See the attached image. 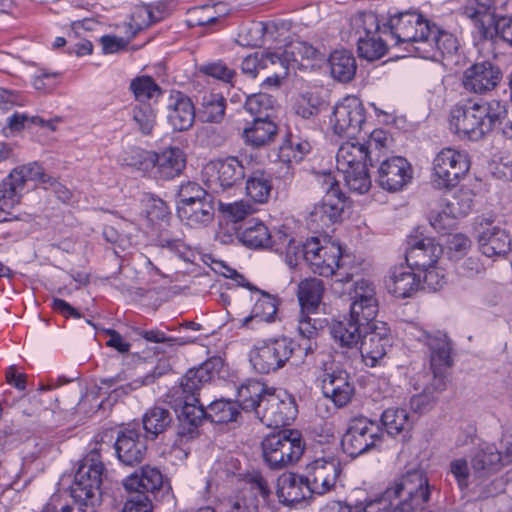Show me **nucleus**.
<instances>
[{"label": "nucleus", "mask_w": 512, "mask_h": 512, "mask_svg": "<svg viewBox=\"0 0 512 512\" xmlns=\"http://www.w3.org/2000/svg\"><path fill=\"white\" fill-rule=\"evenodd\" d=\"M380 422L389 436L400 435L403 442L410 440L413 424L406 409L389 407L382 412Z\"/></svg>", "instance_id": "38"}, {"label": "nucleus", "mask_w": 512, "mask_h": 512, "mask_svg": "<svg viewBox=\"0 0 512 512\" xmlns=\"http://www.w3.org/2000/svg\"><path fill=\"white\" fill-rule=\"evenodd\" d=\"M265 392L264 386L257 381H249L237 388L236 400L239 410L252 411L255 410L260 415V406Z\"/></svg>", "instance_id": "47"}, {"label": "nucleus", "mask_w": 512, "mask_h": 512, "mask_svg": "<svg viewBox=\"0 0 512 512\" xmlns=\"http://www.w3.org/2000/svg\"><path fill=\"white\" fill-rule=\"evenodd\" d=\"M471 240L462 233L451 235L447 240L446 256L450 261L457 262L464 258L471 248Z\"/></svg>", "instance_id": "63"}, {"label": "nucleus", "mask_w": 512, "mask_h": 512, "mask_svg": "<svg viewBox=\"0 0 512 512\" xmlns=\"http://www.w3.org/2000/svg\"><path fill=\"white\" fill-rule=\"evenodd\" d=\"M430 24L415 10L398 11L390 14L383 23V34H390L397 45L407 43L414 48L429 34Z\"/></svg>", "instance_id": "10"}, {"label": "nucleus", "mask_w": 512, "mask_h": 512, "mask_svg": "<svg viewBox=\"0 0 512 512\" xmlns=\"http://www.w3.org/2000/svg\"><path fill=\"white\" fill-rule=\"evenodd\" d=\"M365 120V107L356 96H346L336 103L330 116L334 133L348 138H353L360 133Z\"/></svg>", "instance_id": "15"}, {"label": "nucleus", "mask_w": 512, "mask_h": 512, "mask_svg": "<svg viewBox=\"0 0 512 512\" xmlns=\"http://www.w3.org/2000/svg\"><path fill=\"white\" fill-rule=\"evenodd\" d=\"M237 238L246 247L251 249L267 248L270 231L258 219L252 218L244 221L237 229Z\"/></svg>", "instance_id": "40"}, {"label": "nucleus", "mask_w": 512, "mask_h": 512, "mask_svg": "<svg viewBox=\"0 0 512 512\" xmlns=\"http://www.w3.org/2000/svg\"><path fill=\"white\" fill-rule=\"evenodd\" d=\"M246 193L255 203H266L270 197L273 183L272 174L263 169L246 173Z\"/></svg>", "instance_id": "42"}, {"label": "nucleus", "mask_w": 512, "mask_h": 512, "mask_svg": "<svg viewBox=\"0 0 512 512\" xmlns=\"http://www.w3.org/2000/svg\"><path fill=\"white\" fill-rule=\"evenodd\" d=\"M504 466L501 451L494 444L480 445L471 457L472 474L476 478L488 477Z\"/></svg>", "instance_id": "34"}, {"label": "nucleus", "mask_w": 512, "mask_h": 512, "mask_svg": "<svg viewBox=\"0 0 512 512\" xmlns=\"http://www.w3.org/2000/svg\"><path fill=\"white\" fill-rule=\"evenodd\" d=\"M355 26L359 37L383 34V25L381 26L378 15L372 11L359 13L355 18Z\"/></svg>", "instance_id": "61"}, {"label": "nucleus", "mask_w": 512, "mask_h": 512, "mask_svg": "<svg viewBox=\"0 0 512 512\" xmlns=\"http://www.w3.org/2000/svg\"><path fill=\"white\" fill-rule=\"evenodd\" d=\"M215 203V196L206 197L190 205L176 206V213L179 219L191 228L205 227L214 220Z\"/></svg>", "instance_id": "33"}, {"label": "nucleus", "mask_w": 512, "mask_h": 512, "mask_svg": "<svg viewBox=\"0 0 512 512\" xmlns=\"http://www.w3.org/2000/svg\"><path fill=\"white\" fill-rule=\"evenodd\" d=\"M502 77V70L495 61L481 59L464 70L462 84L469 92L486 94L499 85Z\"/></svg>", "instance_id": "20"}, {"label": "nucleus", "mask_w": 512, "mask_h": 512, "mask_svg": "<svg viewBox=\"0 0 512 512\" xmlns=\"http://www.w3.org/2000/svg\"><path fill=\"white\" fill-rule=\"evenodd\" d=\"M198 70L206 76L213 77L226 83H232L236 76V71L228 67V65L222 60L202 64L199 66Z\"/></svg>", "instance_id": "64"}, {"label": "nucleus", "mask_w": 512, "mask_h": 512, "mask_svg": "<svg viewBox=\"0 0 512 512\" xmlns=\"http://www.w3.org/2000/svg\"><path fill=\"white\" fill-rule=\"evenodd\" d=\"M154 152L139 147L125 150L120 158L122 165L132 167L143 174L151 172L154 167Z\"/></svg>", "instance_id": "52"}, {"label": "nucleus", "mask_w": 512, "mask_h": 512, "mask_svg": "<svg viewBox=\"0 0 512 512\" xmlns=\"http://www.w3.org/2000/svg\"><path fill=\"white\" fill-rule=\"evenodd\" d=\"M406 243L405 264L416 271L432 267L444 253L442 245L435 238L424 236L419 228L407 237Z\"/></svg>", "instance_id": "17"}, {"label": "nucleus", "mask_w": 512, "mask_h": 512, "mask_svg": "<svg viewBox=\"0 0 512 512\" xmlns=\"http://www.w3.org/2000/svg\"><path fill=\"white\" fill-rule=\"evenodd\" d=\"M328 104L319 95L312 92H305L295 99L293 110L295 114L303 119H311L317 116Z\"/></svg>", "instance_id": "49"}, {"label": "nucleus", "mask_w": 512, "mask_h": 512, "mask_svg": "<svg viewBox=\"0 0 512 512\" xmlns=\"http://www.w3.org/2000/svg\"><path fill=\"white\" fill-rule=\"evenodd\" d=\"M129 89L135 99L141 103H145L154 97H159L163 93L161 87L148 75L137 76L132 79Z\"/></svg>", "instance_id": "54"}, {"label": "nucleus", "mask_w": 512, "mask_h": 512, "mask_svg": "<svg viewBox=\"0 0 512 512\" xmlns=\"http://www.w3.org/2000/svg\"><path fill=\"white\" fill-rule=\"evenodd\" d=\"M126 491L145 495L155 501H163L172 494L170 480L158 467L143 465L122 480Z\"/></svg>", "instance_id": "12"}, {"label": "nucleus", "mask_w": 512, "mask_h": 512, "mask_svg": "<svg viewBox=\"0 0 512 512\" xmlns=\"http://www.w3.org/2000/svg\"><path fill=\"white\" fill-rule=\"evenodd\" d=\"M293 67L301 64L303 60H320L321 53L313 45L301 40H293L285 46Z\"/></svg>", "instance_id": "58"}, {"label": "nucleus", "mask_w": 512, "mask_h": 512, "mask_svg": "<svg viewBox=\"0 0 512 512\" xmlns=\"http://www.w3.org/2000/svg\"><path fill=\"white\" fill-rule=\"evenodd\" d=\"M297 344L287 336L264 340L250 354L253 368L261 374H269L283 368L295 352Z\"/></svg>", "instance_id": "11"}, {"label": "nucleus", "mask_w": 512, "mask_h": 512, "mask_svg": "<svg viewBox=\"0 0 512 512\" xmlns=\"http://www.w3.org/2000/svg\"><path fill=\"white\" fill-rule=\"evenodd\" d=\"M342 248L334 242L325 244L319 254V259L313 263V273L323 277H329L334 273V268H340Z\"/></svg>", "instance_id": "48"}, {"label": "nucleus", "mask_w": 512, "mask_h": 512, "mask_svg": "<svg viewBox=\"0 0 512 512\" xmlns=\"http://www.w3.org/2000/svg\"><path fill=\"white\" fill-rule=\"evenodd\" d=\"M388 51L386 42L379 35L358 37L357 53L361 59L369 62L379 60Z\"/></svg>", "instance_id": "53"}, {"label": "nucleus", "mask_w": 512, "mask_h": 512, "mask_svg": "<svg viewBox=\"0 0 512 512\" xmlns=\"http://www.w3.org/2000/svg\"><path fill=\"white\" fill-rule=\"evenodd\" d=\"M324 285L320 279L309 278L301 281L298 285V301L302 313L315 312L322 300Z\"/></svg>", "instance_id": "45"}, {"label": "nucleus", "mask_w": 512, "mask_h": 512, "mask_svg": "<svg viewBox=\"0 0 512 512\" xmlns=\"http://www.w3.org/2000/svg\"><path fill=\"white\" fill-rule=\"evenodd\" d=\"M473 197L474 193L471 189L461 188L453 195L451 200L446 202L447 208L454 216L464 217L472 210Z\"/></svg>", "instance_id": "62"}, {"label": "nucleus", "mask_w": 512, "mask_h": 512, "mask_svg": "<svg viewBox=\"0 0 512 512\" xmlns=\"http://www.w3.org/2000/svg\"><path fill=\"white\" fill-rule=\"evenodd\" d=\"M262 455L266 465L279 470L299 460L304 452L301 434L295 429H283L267 435L262 443Z\"/></svg>", "instance_id": "5"}, {"label": "nucleus", "mask_w": 512, "mask_h": 512, "mask_svg": "<svg viewBox=\"0 0 512 512\" xmlns=\"http://www.w3.org/2000/svg\"><path fill=\"white\" fill-rule=\"evenodd\" d=\"M458 49L459 41L454 34L431 23L429 34L420 41L419 45L414 47V52L418 57L438 60L454 56Z\"/></svg>", "instance_id": "22"}, {"label": "nucleus", "mask_w": 512, "mask_h": 512, "mask_svg": "<svg viewBox=\"0 0 512 512\" xmlns=\"http://www.w3.org/2000/svg\"><path fill=\"white\" fill-rule=\"evenodd\" d=\"M278 133L276 123L270 118H254L250 126L243 130V139L247 146L260 149L272 143Z\"/></svg>", "instance_id": "36"}, {"label": "nucleus", "mask_w": 512, "mask_h": 512, "mask_svg": "<svg viewBox=\"0 0 512 512\" xmlns=\"http://www.w3.org/2000/svg\"><path fill=\"white\" fill-rule=\"evenodd\" d=\"M142 423L145 431L144 437L153 441L172 426L173 415L169 409L154 406L145 412Z\"/></svg>", "instance_id": "41"}, {"label": "nucleus", "mask_w": 512, "mask_h": 512, "mask_svg": "<svg viewBox=\"0 0 512 512\" xmlns=\"http://www.w3.org/2000/svg\"><path fill=\"white\" fill-rule=\"evenodd\" d=\"M106 474L100 449L95 447L79 460L70 486L71 497L75 501L102 503V485Z\"/></svg>", "instance_id": "4"}, {"label": "nucleus", "mask_w": 512, "mask_h": 512, "mask_svg": "<svg viewBox=\"0 0 512 512\" xmlns=\"http://www.w3.org/2000/svg\"><path fill=\"white\" fill-rule=\"evenodd\" d=\"M156 245L175 254L185 262H190L193 257L191 248L185 242V234L181 229L161 230L156 237Z\"/></svg>", "instance_id": "44"}, {"label": "nucleus", "mask_w": 512, "mask_h": 512, "mask_svg": "<svg viewBox=\"0 0 512 512\" xmlns=\"http://www.w3.org/2000/svg\"><path fill=\"white\" fill-rule=\"evenodd\" d=\"M377 171L374 180L378 186L389 192L402 191L413 179V168L410 162L402 156L374 158Z\"/></svg>", "instance_id": "14"}, {"label": "nucleus", "mask_w": 512, "mask_h": 512, "mask_svg": "<svg viewBox=\"0 0 512 512\" xmlns=\"http://www.w3.org/2000/svg\"><path fill=\"white\" fill-rule=\"evenodd\" d=\"M370 320H364L360 315H354L349 312V317L343 320L333 321L330 326V334L334 343L341 353H346L350 349L358 348L363 336L362 332L367 329Z\"/></svg>", "instance_id": "24"}, {"label": "nucleus", "mask_w": 512, "mask_h": 512, "mask_svg": "<svg viewBox=\"0 0 512 512\" xmlns=\"http://www.w3.org/2000/svg\"><path fill=\"white\" fill-rule=\"evenodd\" d=\"M224 367V360L220 356L208 358L198 367L190 368L182 377L180 386L183 392V399L188 398L191 401H197V395L200 388L216 376H219Z\"/></svg>", "instance_id": "23"}, {"label": "nucleus", "mask_w": 512, "mask_h": 512, "mask_svg": "<svg viewBox=\"0 0 512 512\" xmlns=\"http://www.w3.org/2000/svg\"><path fill=\"white\" fill-rule=\"evenodd\" d=\"M167 108V119L174 130L186 131L192 127L197 114L189 96L181 91L173 90Z\"/></svg>", "instance_id": "30"}, {"label": "nucleus", "mask_w": 512, "mask_h": 512, "mask_svg": "<svg viewBox=\"0 0 512 512\" xmlns=\"http://www.w3.org/2000/svg\"><path fill=\"white\" fill-rule=\"evenodd\" d=\"M178 425L176 434L186 440L193 439L199 434V427L208 421L214 424H226L237 420L240 415L239 405L233 400L217 399L212 401L207 407L200 402L184 398L183 405L178 412L175 410Z\"/></svg>", "instance_id": "3"}, {"label": "nucleus", "mask_w": 512, "mask_h": 512, "mask_svg": "<svg viewBox=\"0 0 512 512\" xmlns=\"http://www.w3.org/2000/svg\"><path fill=\"white\" fill-rule=\"evenodd\" d=\"M132 118L143 135H150L156 124V114L148 103H140L132 109Z\"/></svg>", "instance_id": "59"}, {"label": "nucleus", "mask_w": 512, "mask_h": 512, "mask_svg": "<svg viewBox=\"0 0 512 512\" xmlns=\"http://www.w3.org/2000/svg\"><path fill=\"white\" fill-rule=\"evenodd\" d=\"M423 337L430 350V367H451V343L445 333L440 331L431 334L423 332Z\"/></svg>", "instance_id": "39"}, {"label": "nucleus", "mask_w": 512, "mask_h": 512, "mask_svg": "<svg viewBox=\"0 0 512 512\" xmlns=\"http://www.w3.org/2000/svg\"><path fill=\"white\" fill-rule=\"evenodd\" d=\"M28 181L40 182L45 185L54 186L57 180L45 173V170L38 162H30L19 165L0 183V210L6 211L20 203L23 190Z\"/></svg>", "instance_id": "6"}, {"label": "nucleus", "mask_w": 512, "mask_h": 512, "mask_svg": "<svg viewBox=\"0 0 512 512\" xmlns=\"http://www.w3.org/2000/svg\"><path fill=\"white\" fill-rule=\"evenodd\" d=\"M226 99L219 93H205L198 109V119L203 123H220L224 119Z\"/></svg>", "instance_id": "46"}, {"label": "nucleus", "mask_w": 512, "mask_h": 512, "mask_svg": "<svg viewBox=\"0 0 512 512\" xmlns=\"http://www.w3.org/2000/svg\"><path fill=\"white\" fill-rule=\"evenodd\" d=\"M237 477L240 482L249 488L255 499L261 497L264 502L268 500L271 495V489L260 471H246L239 473Z\"/></svg>", "instance_id": "56"}, {"label": "nucleus", "mask_w": 512, "mask_h": 512, "mask_svg": "<svg viewBox=\"0 0 512 512\" xmlns=\"http://www.w3.org/2000/svg\"><path fill=\"white\" fill-rule=\"evenodd\" d=\"M147 439L135 428H121L114 442L115 456L127 467L140 465L147 454Z\"/></svg>", "instance_id": "21"}, {"label": "nucleus", "mask_w": 512, "mask_h": 512, "mask_svg": "<svg viewBox=\"0 0 512 512\" xmlns=\"http://www.w3.org/2000/svg\"><path fill=\"white\" fill-rule=\"evenodd\" d=\"M214 196L204 189L199 183L187 181L182 183L177 190L176 206H186L193 202H199L204 198Z\"/></svg>", "instance_id": "57"}, {"label": "nucleus", "mask_w": 512, "mask_h": 512, "mask_svg": "<svg viewBox=\"0 0 512 512\" xmlns=\"http://www.w3.org/2000/svg\"><path fill=\"white\" fill-rule=\"evenodd\" d=\"M306 479V475L293 472H285L279 476L276 489L279 502L285 506H292L311 498L315 493Z\"/></svg>", "instance_id": "29"}, {"label": "nucleus", "mask_w": 512, "mask_h": 512, "mask_svg": "<svg viewBox=\"0 0 512 512\" xmlns=\"http://www.w3.org/2000/svg\"><path fill=\"white\" fill-rule=\"evenodd\" d=\"M387 291L396 298L413 296L421 288V275L407 264L394 266L384 280Z\"/></svg>", "instance_id": "28"}, {"label": "nucleus", "mask_w": 512, "mask_h": 512, "mask_svg": "<svg viewBox=\"0 0 512 512\" xmlns=\"http://www.w3.org/2000/svg\"><path fill=\"white\" fill-rule=\"evenodd\" d=\"M434 486L423 469H411L375 498H366L353 505L341 501L327 503L319 512H425Z\"/></svg>", "instance_id": "1"}, {"label": "nucleus", "mask_w": 512, "mask_h": 512, "mask_svg": "<svg viewBox=\"0 0 512 512\" xmlns=\"http://www.w3.org/2000/svg\"><path fill=\"white\" fill-rule=\"evenodd\" d=\"M351 294L353 301L350 311L364 320H374L378 313V301L373 284L365 279L356 281Z\"/></svg>", "instance_id": "31"}, {"label": "nucleus", "mask_w": 512, "mask_h": 512, "mask_svg": "<svg viewBox=\"0 0 512 512\" xmlns=\"http://www.w3.org/2000/svg\"><path fill=\"white\" fill-rule=\"evenodd\" d=\"M207 185L214 192H225L242 186L246 169L236 156L210 160L205 166Z\"/></svg>", "instance_id": "13"}, {"label": "nucleus", "mask_w": 512, "mask_h": 512, "mask_svg": "<svg viewBox=\"0 0 512 512\" xmlns=\"http://www.w3.org/2000/svg\"><path fill=\"white\" fill-rule=\"evenodd\" d=\"M256 293L259 294V297L255 300L251 313L243 319L242 326L247 327L253 321L274 323L278 319L277 311L280 298L262 289Z\"/></svg>", "instance_id": "37"}, {"label": "nucleus", "mask_w": 512, "mask_h": 512, "mask_svg": "<svg viewBox=\"0 0 512 512\" xmlns=\"http://www.w3.org/2000/svg\"><path fill=\"white\" fill-rule=\"evenodd\" d=\"M263 59L265 61V67L268 65L279 66L280 72L275 73L274 80L276 83H280L281 79L288 75L289 68L293 67V62L287 55V50L284 47L277 51L266 50L263 51Z\"/></svg>", "instance_id": "60"}, {"label": "nucleus", "mask_w": 512, "mask_h": 512, "mask_svg": "<svg viewBox=\"0 0 512 512\" xmlns=\"http://www.w3.org/2000/svg\"><path fill=\"white\" fill-rule=\"evenodd\" d=\"M493 0H469L463 15L470 19L480 41L491 40L498 18Z\"/></svg>", "instance_id": "26"}, {"label": "nucleus", "mask_w": 512, "mask_h": 512, "mask_svg": "<svg viewBox=\"0 0 512 512\" xmlns=\"http://www.w3.org/2000/svg\"><path fill=\"white\" fill-rule=\"evenodd\" d=\"M331 76L342 83L350 82L357 71L356 59L351 51H333L328 58Z\"/></svg>", "instance_id": "43"}, {"label": "nucleus", "mask_w": 512, "mask_h": 512, "mask_svg": "<svg viewBox=\"0 0 512 512\" xmlns=\"http://www.w3.org/2000/svg\"><path fill=\"white\" fill-rule=\"evenodd\" d=\"M171 370H172V368H171V365L168 363V361H166V360L160 361L153 368V370L148 372L145 376L138 377L123 386L115 388L113 390V393H115L117 396L127 395L130 392H132L142 386L153 384L158 378H160L163 375H166Z\"/></svg>", "instance_id": "51"}, {"label": "nucleus", "mask_w": 512, "mask_h": 512, "mask_svg": "<svg viewBox=\"0 0 512 512\" xmlns=\"http://www.w3.org/2000/svg\"><path fill=\"white\" fill-rule=\"evenodd\" d=\"M509 103L505 100H468L455 105L450 112V125L462 139L483 140L508 116Z\"/></svg>", "instance_id": "2"}, {"label": "nucleus", "mask_w": 512, "mask_h": 512, "mask_svg": "<svg viewBox=\"0 0 512 512\" xmlns=\"http://www.w3.org/2000/svg\"><path fill=\"white\" fill-rule=\"evenodd\" d=\"M153 162L152 176L165 181L179 176L186 165L184 153L177 147H170L160 154L154 152Z\"/></svg>", "instance_id": "32"}, {"label": "nucleus", "mask_w": 512, "mask_h": 512, "mask_svg": "<svg viewBox=\"0 0 512 512\" xmlns=\"http://www.w3.org/2000/svg\"><path fill=\"white\" fill-rule=\"evenodd\" d=\"M362 334L358 350L365 365L375 367L392 346L390 330L385 322L377 321L374 318L369 321L367 329Z\"/></svg>", "instance_id": "19"}, {"label": "nucleus", "mask_w": 512, "mask_h": 512, "mask_svg": "<svg viewBox=\"0 0 512 512\" xmlns=\"http://www.w3.org/2000/svg\"><path fill=\"white\" fill-rule=\"evenodd\" d=\"M368 166L356 164V167L339 171L343 174L344 181L350 191L365 194L370 190L372 180Z\"/></svg>", "instance_id": "50"}, {"label": "nucleus", "mask_w": 512, "mask_h": 512, "mask_svg": "<svg viewBox=\"0 0 512 512\" xmlns=\"http://www.w3.org/2000/svg\"><path fill=\"white\" fill-rule=\"evenodd\" d=\"M275 103L272 95L260 92L247 96L244 107L254 118H270Z\"/></svg>", "instance_id": "55"}, {"label": "nucleus", "mask_w": 512, "mask_h": 512, "mask_svg": "<svg viewBox=\"0 0 512 512\" xmlns=\"http://www.w3.org/2000/svg\"><path fill=\"white\" fill-rule=\"evenodd\" d=\"M383 438L382 427L375 420L360 415L350 419L341 438V447L346 455L356 458L381 446Z\"/></svg>", "instance_id": "8"}, {"label": "nucleus", "mask_w": 512, "mask_h": 512, "mask_svg": "<svg viewBox=\"0 0 512 512\" xmlns=\"http://www.w3.org/2000/svg\"><path fill=\"white\" fill-rule=\"evenodd\" d=\"M326 182L329 184L326 194L307 218L308 228L315 233L327 234L334 224L343 220L345 208L349 206V199L339 183L331 176L327 177Z\"/></svg>", "instance_id": "7"}, {"label": "nucleus", "mask_w": 512, "mask_h": 512, "mask_svg": "<svg viewBox=\"0 0 512 512\" xmlns=\"http://www.w3.org/2000/svg\"><path fill=\"white\" fill-rule=\"evenodd\" d=\"M492 220L484 219L477 230V244L487 257L505 256L511 251L512 240L505 229L492 225Z\"/></svg>", "instance_id": "27"}, {"label": "nucleus", "mask_w": 512, "mask_h": 512, "mask_svg": "<svg viewBox=\"0 0 512 512\" xmlns=\"http://www.w3.org/2000/svg\"><path fill=\"white\" fill-rule=\"evenodd\" d=\"M297 414L298 408L294 396L283 391L265 394L258 417L266 426L280 428L290 425Z\"/></svg>", "instance_id": "16"}, {"label": "nucleus", "mask_w": 512, "mask_h": 512, "mask_svg": "<svg viewBox=\"0 0 512 512\" xmlns=\"http://www.w3.org/2000/svg\"><path fill=\"white\" fill-rule=\"evenodd\" d=\"M372 150L365 148V144L359 142L343 143L336 154V166L338 171L350 169L359 165L374 167Z\"/></svg>", "instance_id": "35"}, {"label": "nucleus", "mask_w": 512, "mask_h": 512, "mask_svg": "<svg viewBox=\"0 0 512 512\" xmlns=\"http://www.w3.org/2000/svg\"><path fill=\"white\" fill-rule=\"evenodd\" d=\"M305 471L314 493L322 495L335 486L341 473L340 461L334 457L318 458L307 464Z\"/></svg>", "instance_id": "25"}, {"label": "nucleus", "mask_w": 512, "mask_h": 512, "mask_svg": "<svg viewBox=\"0 0 512 512\" xmlns=\"http://www.w3.org/2000/svg\"><path fill=\"white\" fill-rule=\"evenodd\" d=\"M321 389L324 397L330 399L338 408L348 405L355 394V386L350 374L333 362L330 365H324Z\"/></svg>", "instance_id": "18"}, {"label": "nucleus", "mask_w": 512, "mask_h": 512, "mask_svg": "<svg viewBox=\"0 0 512 512\" xmlns=\"http://www.w3.org/2000/svg\"><path fill=\"white\" fill-rule=\"evenodd\" d=\"M469 170L470 160L466 152L443 148L433 159L431 183L437 189L451 190Z\"/></svg>", "instance_id": "9"}]
</instances>
